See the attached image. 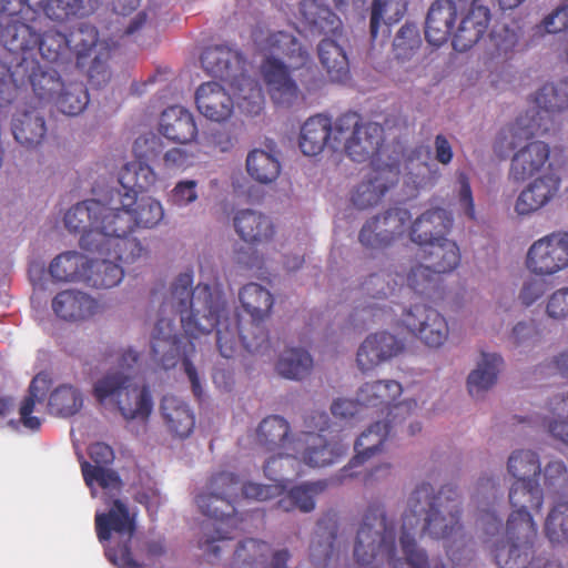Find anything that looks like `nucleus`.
<instances>
[{"mask_svg":"<svg viewBox=\"0 0 568 568\" xmlns=\"http://www.w3.org/2000/svg\"><path fill=\"white\" fill-rule=\"evenodd\" d=\"M460 516L462 496L455 486H443L436 494L430 483L422 481L410 493L403 515L399 541L404 560L396 557L394 523L381 507L366 514L357 531L354 557L363 566L388 562L392 568H430L426 552L416 545V536L443 540L447 554L454 557L467 542ZM433 568L445 567L436 564Z\"/></svg>","mask_w":568,"mask_h":568,"instance_id":"1","label":"nucleus"},{"mask_svg":"<svg viewBox=\"0 0 568 568\" xmlns=\"http://www.w3.org/2000/svg\"><path fill=\"white\" fill-rule=\"evenodd\" d=\"M193 276L180 274L172 284L170 295L162 305L160 317L151 334V352L164 368L176 365L183 358L184 371L193 392H201L200 378L191 362L194 344L179 337L171 315L179 316V323L185 335L197 337L216 329V344L223 357H232L242 343L252 353L267 346V334L258 323H251L252 331H241L237 317L229 316V306L221 288L216 285L199 284L192 287Z\"/></svg>","mask_w":568,"mask_h":568,"instance_id":"2","label":"nucleus"},{"mask_svg":"<svg viewBox=\"0 0 568 568\" xmlns=\"http://www.w3.org/2000/svg\"><path fill=\"white\" fill-rule=\"evenodd\" d=\"M89 455L93 464L82 462L81 469L91 496L105 500L106 508L95 514V529L105 556L118 568H144V561L133 557L129 549L135 531V514L119 498L121 479L108 468L114 453L109 445L94 443L89 447Z\"/></svg>","mask_w":568,"mask_h":568,"instance_id":"3","label":"nucleus"},{"mask_svg":"<svg viewBox=\"0 0 568 568\" xmlns=\"http://www.w3.org/2000/svg\"><path fill=\"white\" fill-rule=\"evenodd\" d=\"M64 227L79 234L82 250L112 256L123 263H134L148 256V248L133 231V219L129 213H112L101 200L89 199L75 203L63 215Z\"/></svg>","mask_w":568,"mask_h":568,"instance_id":"4","label":"nucleus"},{"mask_svg":"<svg viewBox=\"0 0 568 568\" xmlns=\"http://www.w3.org/2000/svg\"><path fill=\"white\" fill-rule=\"evenodd\" d=\"M139 353L132 347L122 349L115 364L93 383L92 395L105 410L118 413L128 423L145 424L153 410L149 387L135 374Z\"/></svg>","mask_w":568,"mask_h":568,"instance_id":"5","label":"nucleus"},{"mask_svg":"<svg viewBox=\"0 0 568 568\" xmlns=\"http://www.w3.org/2000/svg\"><path fill=\"white\" fill-rule=\"evenodd\" d=\"M253 42L263 55L260 73L271 99L278 105H292L300 98V89L291 73L307 65V50L286 31L258 28L253 32Z\"/></svg>","mask_w":568,"mask_h":568,"instance_id":"6","label":"nucleus"},{"mask_svg":"<svg viewBox=\"0 0 568 568\" xmlns=\"http://www.w3.org/2000/svg\"><path fill=\"white\" fill-rule=\"evenodd\" d=\"M460 11V1L436 0L433 2L426 18L427 41L439 47L450 38L453 48L458 52L473 48L486 33L490 12L488 8L476 4L458 17Z\"/></svg>","mask_w":568,"mask_h":568,"instance_id":"7","label":"nucleus"},{"mask_svg":"<svg viewBox=\"0 0 568 568\" xmlns=\"http://www.w3.org/2000/svg\"><path fill=\"white\" fill-rule=\"evenodd\" d=\"M201 62L207 73L229 83L239 106L245 112L257 114L262 110V89L254 79L246 75L245 61L239 50L226 45L209 48L203 52Z\"/></svg>","mask_w":568,"mask_h":568,"instance_id":"8","label":"nucleus"},{"mask_svg":"<svg viewBox=\"0 0 568 568\" xmlns=\"http://www.w3.org/2000/svg\"><path fill=\"white\" fill-rule=\"evenodd\" d=\"M521 518L523 521L517 525L515 534L508 531L507 524L505 537L499 538L501 523L495 511L484 509L479 517V525L488 536L486 542L501 568H525L530 560L537 529L532 520L525 516Z\"/></svg>","mask_w":568,"mask_h":568,"instance_id":"9","label":"nucleus"},{"mask_svg":"<svg viewBox=\"0 0 568 568\" xmlns=\"http://www.w3.org/2000/svg\"><path fill=\"white\" fill-rule=\"evenodd\" d=\"M308 432L297 435V452L293 453L300 462L310 467H325L336 463L348 450V444L338 439H327L320 433L329 427V419L324 412H314L305 419Z\"/></svg>","mask_w":568,"mask_h":568,"instance_id":"10","label":"nucleus"},{"mask_svg":"<svg viewBox=\"0 0 568 568\" xmlns=\"http://www.w3.org/2000/svg\"><path fill=\"white\" fill-rule=\"evenodd\" d=\"M337 150L344 149L354 162L371 160L383 141V128L374 122H359L356 114H344L335 122Z\"/></svg>","mask_w":568,"mask_h":568,"instance_id":"11","label":"nucleus"},{"mask_svg":"<svg viewBox=\"0 0 568 568\" xmlns=\"http://www.w3.org/2000/svg\"><path fill=\"white\" fill-rule=\"evenodd\" d=\"M243 487L233 473H219L210 479L206 489L196 496V506L204 516L237 528L240 520L234 516L235 500Z\"/></svg>","mask_w":568,"mask_h":568,"instance_id":"12","label":"nucleus"},{"mask_svg":"<svg viewBox=\"0 0 568 568\" xmlns=\"http://www.w3.org/2000/svg\"><path fill=\"white\" fill-rule=\"evenodd\" d=\"M402 325L428 349L443 348L450 335L448 321L436 308L416 304L406 308L400 317Z\"/></svg>","mask_w":568,"mask_h":568,"instance_id":"13","label":"nucleus"},{"mask_svg":"<svg viewBox=\"0 0 568 568\" xmlns=\"http://www.w3.org/2000/svg\"><path fill=\"white\" fill-rule=\"evenodd\" d=\"M525 266L535 276H554L568 268V232L549 233L528 247Z\"/></svg>","mask_w":568,"mask_h":568,"instance_id":"14","label":"nucleus"},{"mask_svg":"<svg viewBox=\"0 0 568 568\" xmlns=\"http://www.w3.org/2000/svg\"><path fill=\"white\" fill-rule=\"evenodd\" d=\"M50 388L51 378L49 375L38 374L17 406V417L9 418L1 427L17 433L23 430L38 432L45 419L47 398Z\"/></svg>","mask_w":568,"mask_h":568,"instance_id":"15","label":"nucleus"},{"mask_svg":"<svg viewBox=\"0 0 568 568\" xmlns=\"http://www.w3.org/2000/svg\"><path fill=\"white\" fill-rule=\"evenodd\" d=\"M103 206L112 213L126 212L133 219V229L135 226L152 229L156 226L164 217L162 203L151 196L142 197L139 201L136 196L130 193L121 194L120 191L111 192L109 197H99Z\"/></svg>","mask_w":568,"mask_h":568,"instance_id":"16","label":"nucleus"},{"mask_svg":"<svg viewBox=\"0 0 568 568\" xmlns=\"http://www.w3.org/2000/svg\"><path fill=\"white\" fill-rule=\"evenodd\" d=\"M529 180L515 201L514 210L519 216H530L542 210L560 192L561 178L558 171L545 172Z\"/></svg>","mask_w":568,"mask_h":568,"instance_id":"17","label":"nucleus"},{"mask_svg":"<svg viewBox=\"0 0 568 568\" xmlns=\"http://www.w3.org/2000/svg\"><path fill=\"white\" fill-rule=\"evenodd\" d=\"M381 232L376 236H371L374 231L373 222H365L359 231L358 240L361 244L371 250H381L389 246L395 241L402 239L407 232H412V214L403 207H394L381 215Z\"/></svg>","mask_w":568,"mask_h":568,"instance_id":"18","label":"nucleus"},{"mask_svg":"<svg viewBox=\"0 0 568 568\" xmlns=\"http://www.w3.org/2000/svg\"><path fill=\"white\" fill-rule=\"evenodd\" d=\"M549 171H558L550 161V148L536 140L524 144L514 153L508 178L521 183Z\"/></svg>","mask_w":568,"mask_h":568,"instance_id":"19","label":"nucleus"},{"mask_svg":"<svg viewBox=\"0 0 568 568\" xmlns=\"http://www.w3.org/2000/svg\"><path fill=\"white\" fill-rule=\"evenodd\" d=\"M264 464V475L274 484L262 485L257 483H247L242 488V494L247 499L264 501L280 496L286 488L287 476L290 474H300V463L292 468L286 464V450L270 452Z\"/></svg>","mask_w":568,"mask_h":568,"instance_id":"20","label":"nucleus"},{"mask_svg":"<svg viewBox=\"0 0 568 568\" xmlns=\"http://www.w3.org/2000/svg\"><path fill=\"white\" fill-rule=\"evenodd\" d=\"M405 344L394 334L382 331L367 335L356 353V366L368 373L402 354Z\"/></svg>","mask_w":568,"mask_h":568,"instance_id":"21","label":"nucleus"},{"mask_svg":"<svg viewBox=\"0 0 568 568\" xmlns=\"http://www.w3.org/2000/svg\"><path fill=\"white\" fill-rule=\"evenodd\" d=\"M399 175L395 163L379 165L376 160L365 179L355 189L352 201L358 209H367L378 204L385 193L397 183Z\"/></svg>","mask_w":568,"mask_h":568,"instance_id":"22","label":"nucleus"},{"mask_svg":"<svg viewBox=\"0 0 568 568\" xmlns=\"http://www.w3.org/2000/svg\"><path fill=\"white\" fill-rule=\"evenodd\" d=\"M197 111L209 121L224 123L235 109V101L229 90L216 81L202 83L195 91Z\"/></svg>","mask_w":568,"mask_h":568,"instance_id":"23","label":"nucleus"},{"mask_svg":"<svg viewBox=\"0 0 568 568\" xmlns=\"http://www.w3.org/2000/svg\"><path fill=\"white\" fill-rule=\"evenodd\" d=\"M51 307L58 318L69 323L85 322L102 312L98 300L79 290L59 292L52 298Z\"/></svg>","mask_w":568,"mask_h":568,"instance_id":"24","label":"nucleus"},{"mask_svg":"<svg viewBox=\"0 0 568 568\" xmlns=\"http://www.w3.org/2000/svg\"><path fill=\"white\" fill-rule=\"evenodd\" d=\"M257 443L265 452L286 450L284 458L292 468L298 464L293 453L297 452V435L290 436L287 422L280 416L263 419L256 433Z\"/></svg>","mask_w":568,"mask_h":568,"instance_id":"25","label":"nucleus"},{"mask_svg":"<svg viewBox=\"0 0 568 568\" xmlns=\"http://www.w3.org/2000/svg\"><path fill=\"white\" fill-rule=\"evenodd\" d=\"M568 110V80L560 83H546L532 94V106L526 111L530 122L547 120L545 133L552 124V115Z\"/></svg>","mask_w":568,"mask_h":568,"instance_id":"26","label":"nucleus"},{"mask_svg":"<svg viewBox=\"0 0 568 568\" xmlns=\"http://www.w3.org/2000/svg\"><path fill=\"white\" fill-rule=\"evenodd\" d=\"M529 113H525L516 121L503 128L496 135L493 150L499 159H506L513 151H517L528 139L545 133L547 120L530 122Z\"/></svg>","mask_w":568,"mask_h":568,"instance_id":"27","label":"nucleus"},{"mask_svg":"<svg viewBox=\"0 0 568 568\" xmlns=\"http://www.w3.org/2000/svg\"><path fill=\"white\" fill-rule=\"evenodd\" d=\"M233 226L246 243L263 245L271 242L276 233L272 219L256 210L244 209L235 212Z\"/></svg>","mask_w":568,"mask_h":568,"instance_id":"28","label":"nucleus"},{"mask_svg":"<svg viewBox=\"0 0 568 568\" xmlns=\"http://www.w3.org/2000/svg\"><path fill=\"white\" fill-rule=\"evenodd\" d=\"M453 225V217L444 209H432L418 216L412 224L409 239L420 247L446 240Z\"/></svg>","mask_w":568,"mask_h":568,"instance_id":"29","label":"nucleus"},{"mask_svg":"<svg viewBox=\"0 0 568 568\" xmlns=\"http://www.w3.org/2000/svg\"><path fill=\"white\" fill-rule=\"evenodd\" d=\"M509 501L514 508L508 518V531L515 534L517 525L521 524L524 515L531 519L528 508L539 510L544 503L542 491L538 480H516L509 491Z\"/></svg>","mask_w":568,"mask_h":568,"instance_id":"30","label":"nucleus"},{"mask_svg":"<svg viewBox=\"0 0 568 568\" xmlns=\"http://www.w3.org/2000/svg\"><path fill=\"white\" fill-rule=\"evenodd\" d=\"M335 123L331 119L318 114L307 119L301 128L300 148L307 156L320 154L327 145L337 150V141L333 140L335 135Z\"/></svg>","mask_w":568,"mask_h":568,"instance_id":"31","label":"nucleus"},{"mask_svg":"<svg viewBox=\"0 0 568 568\" xmlns=\"http://www.w3.org/2000/svg\"><path fill=\"white\" fill-rule=\"evenodd\" d=\"M503 368V358L497 353L481 352L474 369L467 377V390L473 398L479 399L491 389Z\"/></svg>","mask_w":568,"mask_h":568,"instance_id":"32","label":"nucleus"},{"mask_svg":"<svg viewBox=\"0 0 568 568\" xmlns=\"http://www.w3.org/2000/svg\"><path fill=\"white\" fill-rule=\"evenodd\" d=\"M11 131L18 143L26 148H36L42 143L47 126L38 110L19 106L12 114Z\"/></svg>","mask_w":568,"mask_h":568,"instance_id":"33","label":"nucleus"},{"mask_svg":"<svg viewBox=\"0 0 568 568\" xmlns=\"http://www.w3.org/2000/svg\"><path fill=\"white\" fill-rule=\"evenodd\" d=\"M387 433L388 424L385 422H376L363 432L354 444L355 456L341 469V479L355 477L357 474L352 470L381 452Z\"/></svg>","mask_w":568,"mask_h":568,"instance_id":"34","label":"nucleus"},{"mask_svg":"<svg viewBox=\"0 0 568 568\" xmlns=\"http://www.w3.org/2000/svg\"><path fill=\"white\" fill-rule=\"evenodd\" d=\"M159 130L166 139L178 143H189L197 135L193 114L180 105L170 106L162 112Z\"/></svg>","mask_w":568,"mask_h":568,"instance_id":"35","label":"nucleus"},{"mask_svg":"<svg viewBox=\"0 0 568 568\" xmlns=\"http://www.w3.org/2000/svg\"><path fill=\"white\" fill-rule=\"evenodd\" d=\"M356 393L361 406L385 412L402 395L403 387L395 379H377L363 383Z\"/></svg>","mask_w":568,"mask_h":568,"instance_id":"36","label":"nucleus"},{"mask_svg":"<svg viewBox=\"0 0 568 568\" xmlns=\"http://www.w3.org/2000/svg\"><path fill=\"white\" fill-rule=\"evenodd\" d=\"M18 68H21L23 75H28L32 89L40 100L54 103L64 84L57 71L43 69L28 58H23Z\"/></svg>","mask_w":568,"mask_h":568,"instance_id":"37","label":"nucleus"},{"mask_svg":"<svg viewBox=\"0 0 568 568\" xmlns=\"http://www.w3.org/2000/svg\"><path fill=\"white\" fill-rule=\"evenodd\" d=\"M89 260L78 251H67L55 256L49 265L53 280L59 282L84 283L88 274Z\"/></svg>","mask_w":568,"mask_h":568,"instance_id":"38","label":"nucleus"},{"mask_svg":"<svg viewBox=\"0 0 568 568\" xmlns=\"http://www.w3.org/2000/svg\"><path fill=\"white\" fill-rule=\"evenodd\" d=\"M304 27L312 33L335 34L341 27L339 18L316 0H304L300 6Z\"/></svg>","mask_w":568,"mask_h":568,"instance_id":"39","label":"nucleus"},{"mask_svg":"<svg viewBox=\"0 0 568 568\" xmlns=\"http://www.w3.org/2000/svg\"><path fill=\"white\" fill-rule=\"evenodd\" d=\"M239 300L253 322H263L268 318L274 305L271 291L257 283L244 285L239 292Z\"/></svg>","mask_w":568,"mask_h":568,"instance_id":"40","label":"nucleus"},{"mask_svg":"<svg viewBox=\"0 0 568 568\" xmlns=\"http://www.w3.org/2000/svg\"><path fill=\"white\" fill-rule=\"evenodd\" d=\"M162 416L172 433L186 437L193 430L195 417L189 405L181 398L166 395L162 399Z\"/></svg>","mask_w":568,"mask_h":568,"instance_id":"41","label":"nucleus"},{"mask_svg":"<svg viewBox=\"0 0 568 568\" xmlns=\"http://www.w3.org/2000/svg\"><path fill=\"white\" fill-rule=\"evenodd\" d=\"M89 260L85 284L94 288H111L119 285L124 271L112 256Z\"/></svg>","mask_w":568,"mask_h":568,"instance_id":"42","label":"nucleus"},{"mask_svg":"<svg viewBox=\"0 0 568 568\" xmlns=\"http://www.w3.org/2000/svg\"><path fill=\"white\" fill-rule=\"evenodd\" d=\"M271 546L248 538L239 542L231 559L232 568H268Z\"/></svg>","mask_w":568,"mask_h":568,"instance_id":"43","label":"nucleus"},{"mask_svg":"<svg viewBox=\"0 0 568 568\" xmlns=\"http://www.w3.org/2000/svg\"><path fill=\"white\" fill-rule=\"evenodd\" d=\"M156 182L153 169L141 160L128 162L119 173V183L125 191L136 196L139 192L150 190Z\"/></svg>","mask_w":568,"mask_h":568,"instance_id":"44","label":"nucleus"},{"mask_svg":"<svg viewBox=\"0 0 568 568\" xmlns=\"http://www.w3.org/2000/svg\"><path fill=\"white\" fill-rule=\"evenodd\" d=\"M248 175L261 184H271L281 173V163L273 150L255 149L246 158Z\"/></svg>","mask_w":568,"mask_h":568,"instance_id":"45","label":"nucleus"},{"mask_svg":"<svg viewBox=\"0 0 568 568\" xmlns=\"http://www.w3.org/2000/svg\"><path fill=\"white\" fill-rule=\"evenodd\" d=\"M426 254L425 262L434 270V273H447L455 270L460 261L459 248L452 240H442L423 246Z\"/></svg>","mask_w":568,"mask_h":568,"instance_id":"46","label":"nucleus"},{"mask_svg":"<svg viewBox=\"0 0 568 568\" xmlns=\"http://www.w3.org/2000/svg\"><path fill=\"white\" fill-rule=\"evenodd\" d=\"M326 486L323 480L297 485L288 491L286 497L278 500L277 507L284 511L297 508L302 513H311L315 508L316 497L326 489Z\"/></svg>","mask_w":568,"mask_h":568,"instance_id":"47","label":"nucleus"},{"mask_svg":"<svg viewBox=\"0 0 568 568\" xmlns=\"http://www.w3.org/2000/svg\"><path fill=\"white\" fill-rule=\"evenodd\" d=\"M318 57L327 75L334 82H342L348 75V60L343 48L332 39H324L318 45Z\"/></svg>","mask_w":568,"mask_h":568,"instance_id":"48","label":"nucleus"},{"mask_svg":"<svg viewBox=\"0 0 568 568\" xmlns=\"http://www.w3.org/2000/svg\"><path fill=\"white\" fill-rule=\"evenodd\" d=\"M48 408L58 416H72L83 405L82 393L73 385L61 384L57 386L47 398Z\"/></svg>","mask_w":568,"mask_h":568,"instance_id":"49","label":"nucleus"},{"mask_svg":"<svg viewBox=\"0 0 568 568\" xmlns=\"http://www.w3.org/2000/svg\"><path fill=\"white\" fill-rule=\"evenodd\" d=\"M276 368L281 376L300 381L311 374L313 358L302 348H288L281 354Z\"/></svg>","mask_w":568,"mask_h":568,"instance_id":"50","label":"nucleus"},{"mask_svg":"<svg viewBox=\"0 0 568 568\" xmlns=\"http://www.w3.org/2000/svg\"><path fill=\"white\" fill-rule=\"evenodd\" d=\"M507 470L516 480H538L539 457L530 449H516L508 457Z\"/></svg>","mask_w":568,"mask_h":568,"instance_id":"51","label":"nucleus"},{"mask_svg":"<svg viewBox=\"0 0 568 568\" xmlns=\"http://www.w3.org/2000/svg\"><path fill=\"white\" fill-rule=\"evenodd\" d=\"M407 0H374L371 11V34L377 37L381 24H392L403 18Z\"/></svg>","mask_w":568,"mask_h":568,"instance_id":"52","label":"nucleus"},{"mask_svg":"<svg viewBox=\"0 0 568 568\" xmlns=\"http://www.w3.org/2000/svg\"><path fill=\"white\" fill-rule=\"evenodd\" d=\"M4 37L8 50L12 53H21V59L28 58L27 54L36 50L39 42V34L30 26L24 23H13L9 26ZM22 60H20L18 64Z\"/></svg>","mask_w":568,"mask_h":568,"instance_id":"53","label":"nucleus"},{"mask_svg":"<svg viewBox=\"0 0 568 568\" xmlns=\"http://www.w3.org/2000/svg\"><path fill=\"white\" fill-rule=\"evenodd\" d=\"M545 534L555 546L568 545V499L554 505L545 523Z\"/></svg>","mask_w":568,"mask_h":568,"instance_id":"54","label":"nucleus"},{"mask_svg":"<svg viewBox=\"0 0 568 568\" xmlns=\"http://www.w3.org/2000/svg\"><path fill=\"white\" fill-rule=\"evenodd\" d=\"M88 103V92L80 82L64 83L54 101L55 106L67 115L80 114Z\"/></svg>","mask_w":568,"mask_h":568,"instance_id":"55","label":"nucleus"},{"mask_svg":"<svg viewBox=\"0 0 568 568\" xmlns=\"http://www.w3.org/2000/svg\"><path fill=\"white\" fill-rule=\"evenodd\" d=\"M394 54L398 63H406L418 57L422 45L419 30L415 24L403 26L394 39Z\"/></svg>","mask_w":568,"mask_h":568,"instance_id":"56","label":"nucleus"},{"mask_svg":"<svg viewBox=\"0 0 568 568\" xmlns=\"http://www.w3.org/2000/svg\"><path fill=\"white\" fill-rule=\"evenodd\" d=\"M334 527L320 523L310 546V556L314 564H324L331 557L334 547Z\"/></svg>","mask_w":568,"mask_h":568,"instance_id":"57","label":"nucleus"},{"mask_svg":"<svg viewBox=\"0 0 568 568\" xmlns=\"http://www.w3.org/2000/svg\"><path fill=\"white\" fill-rule=\"evenodd\" d=\"M199 182L192 179L178 181L168 194V203L178 209H186L199 200Z\"/></svg>","mask_w":568,"mask_h":568,"instance_id":"58","label":"nucleus"},{"mask_svg":"<svg viewBox=\"0 0 568 568\" xmlns=\"http://www.w3.org/2000/svg\"><path fill=\"white\" fill-rule=\"evenodd\" d=\"M41 57L50 62L57 61L68 50V40L64 34L58 31H48L39 34L37 48Z\"/></svg>","mask_w":568,"mask_h":568,"instance_id":"59","label":"nucleus"},{"mask_svg":"<svg viewBox=\"0 0 568 568\" xmlns=\"http://www.w3.org/2000/svg\"><path fill=\"white\" fill-rule=\"evenodd\" d=\"M47 14L54 20H65L71 17H82L85 9L82 0H49Z\"/></svg>","mask_w":568,"mask_h":568,"instance_id":"60","label":"nucleus"},{"mask_svg":"<svg viewBox=\"0 0 568 568\" xmlns=\"http://www.w3.org/2000/svg\"><path fill=\"white\" fill-rule=\"evenodd\" d=\"M539 277L526 278L518 293V301L526 307L534 305L540 301L548 291L546 280Z\"/></svg>","mask_w":568,"mask_h":568,"instance_id":"61","label":"nucleus"},{"mask_svg":"<svg viewBox=\"0 0 568 568\" xmlns=\"http://www.w3.org/2000/svg\"><path fill=\"white\" fill-rule=\"evenodd\" d=\"M566 30H568V3L546 16L536 27V33L539 36L558 33Z\"/></svg>","mask_w":568,"mask_h":568,"instance_id":"62","label":"nucleus"},{"mask_svg":"<svg viewBox=\"0 0 568 568\" xmlns=\"http://www.w3.org/2000/svg\"><path fill=\"white\" fill-rule=\"evenodd\" d=\"M545 312L552 320H568V286L560 287L548 296Z\"/></svg>","mask_w":568,"mask_h":568,"instance_id":"63","label":"nucleus"},{"mask_svg":"<svg viewBox=\"0 0 568 568\" xmlns=\"http://www.w3.org/2000/svg\"><path fill=\"white\" fill-rule=\"evenodd\" d=\"M434 270L425 262L413 267L407 275V284L417 293H424L435 281Z\"/></svg>","mask_w":568,"mask_h":568,"instance_id":"64","label":"nucleus"}]
</instances>
